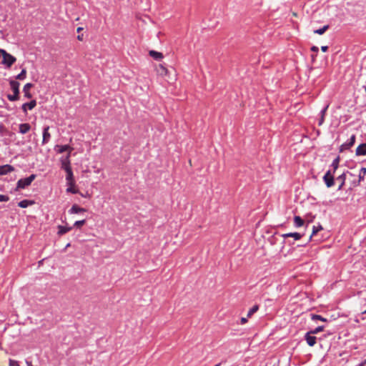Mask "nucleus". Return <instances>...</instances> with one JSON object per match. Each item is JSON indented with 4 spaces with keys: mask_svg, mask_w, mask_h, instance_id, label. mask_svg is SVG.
<instances>
[{
    "mask_svg": "<svg viewBox=\"0 0 366 366\" xmlns=\"http://www.w3.org/2000/svg\"><path fill=\"white\" fill-rule=\"evenodd\" d=\"M282 236L285 239H286L287 237H293L295 240H298L302 238L303 234L298 233V232H290V233L283 234Z\"/></svg>",
    "mask_w": 366,
    "mask_h": 366,
    "instance_id": "4468645a",
    "label": "nucleus"
},
{
    "mask_svg": "<svg viewBox=\"0 0 366 366\" xmlns=\"http://www.w3.org/2000/svg\"><path fill=\"white\" fill-rule=\"evenodd\" d=\"M312 319L313 320H320L323 322L326 321V319L323 318L322 316L318 315H313L312 317Z\"/></svg>",
    "mask_w": 366,
    "mask_h": 366,
    "instance_id": "72a5a7b5",
    "label": "nucleus"
},
{
    "mask_svg": "<svg viewBox=\"0 0 366 366\" xmlns=\"http://www.w3.org/2000/svg\"><path fill=\"white\" fill-rule=\"evenodd\" d=\"M331 170H328L323 177V180L327 187H331L334 185V175Z\"/></svg>",
    "mask_w": 366,
    "mask_h": 366,
    "instance_id": "20e7f679",
    "label": "nucleus"
},
{
    "mask_svg": "<svg viewBox=\"0 0 366 366\" xmlns=\"http://www.w3.org/2000/svg\"><path fill=\"white\" fill-rule=\"evenodd\" d=\"M366 154V143L359 145L356 149V155H365Z\"/></svg>",
    "mask_w": 366,
    "mask_h": 366,
    "instance_id": "dca6fc26",
    "label": "nucleus"
},
{
    "mask_svg": "<svg viewBox=\"0 0 366 366\" xmlns=\"http://www.w3.org/2000/svg\"><path fill=\"white\" fill-rule=\"evenodd\" d=\"M34 204V201L24 199L18 203V206L21 208H26L27 207Z\"/></svg>",
    "mask_w": 366,
    "mask_h": 366,
    "instance_id": "4be33fe9",
    "label": "nucleus"
},
{
    "mask_svg": "<svg viewBox=\"0 0 366 366\" xmlns=\"http://www.w3.org/2000/svg\"><path fill=\"white\" fill-rule=\"evenodd\" d=\"M324 330V326H319L315 330L310 331L312 335L317 334Z\"/></svg>",
    "mask_w": 366,
    "mask_h": 366,
    "instance_id": "7c9ffc66",
    "label": "nucleus"
},
{
    "mask_svg": "<svg viewBox=\"0 0 366 366\" xmlns=\"http://www.w3.org/2000/svg\"><path fill=\"white\" fill-rule=\"evenodd\" d=\"M9 366H20L19 362L14 360H9Z\"/></svg>",
    "mask_w": 366,
    "mask_h": 366,
    "instance_id": "c9c22d12",
    "label": "nucleus"
},
{
    "mask_svg": "<svg viewBox=\"0 0 366 366\" xmlns=\"http://www.w3.org/2000/svg\"><path fill=\"white\" fill-rule=\"evenodd\" d=\"M339 163H340V157H336V158L333 160V162H332V165H331V166H332V167L333 168V172H332L333 173H335V171L337 169V168H338V167H339Z\"/></svg>",
    "mask_w": 366,
    "mask_h": 366,
    "instance_id": "a878e982",
    "label": "nucleus"
},
{
    "mask_svg": "<svg viewBox=\"0 0 366 366\" xmlns=\"http://www.w3.org/2000/svg\"><path fill=\"white\" fill-rule=\"evenodd\" d=\"M86 223L85 219L79 220L74 222V226L76 227H81Z\"/></svg>",
    "mask_w": 366,
    "mask_h": 366,
    "instance_id": "2f4dec72",
    "label": "nucleus"
},
{
    "mask_svg": "<svg viewBox=\"0 0 366 366\" xmlns=\"http://www.w3.org/2000/svg\"><path fill=\"white\" fill-rule=\"evenodd\" d=\"M66 180L68 182L69 185L74 186V179L73 176V172L71 169H68V171H66Z\"/></svg>",
    "mask_w": 366,
    "mask_h": 366,
    "instance_id": "2eb2a0df",
    "label": "nucleus"
},
{
    "mask_svg": "<svg viewBox=\"0 0 366 366\" xmlns=\"http://www.w3.org/2000/svg\"><path fill=\"white\" fill-rule=\"evenodd\" d=\"M69 157V154H68L64 159H61V168L65 171H68V169H71V167L70 166Z\"/></svg>",
    "mask_w": 366,
    "mask_h": 366,
    "instance_id": "0eeeda50",
    "label": "nucleus"
},
{
    "mask_svg": "<svg viewBox=\"0 0 366 366\" xmlns=\"http://www.w3.org/2000/svg\"><path fill=\"white\" fill-rule=\"evenodd\" d=\"M59 147L58 152L63 153L64 152H69L68 154H70L73 149L69 146V145H62V146H57Z\"/></svg>",
    "mask_w": 366,
    "mask_h": 366,
    "instance_id": "5701e85b",
    "label": "nucleus"
},
{
    "mask_svg": "<svg viewBox=\"0 0 366 366\" xmlns=\"http://www.w3.org/2000/svg\"><path fill=\"white\" fill-rule=\"evenodd\" d=\"M328 28H329V26L325 25L322 28L315 30L314 33L319 34V35H322L328 29Z\"/></svg>",
    "mask_w": 366,
    "mask_h": 366,
    "instance_id": "bb28decb",
    "label": "nucleus"
},
{
    "mask_svg": "<svg viewBox=\"0 0 366 366\" xmlns=\"http://www.w3.org/2000/svg\"><path fill=\"white\" fill-rule=\"evenodd\" d=\"M324 119H325V117H320V120H319V123H318L319 126H321V125L323 124V122H324Z\"/></svg>",
    "mask_w": 366,
    "mask_h": 366,
    "instance_id": "58836bf2",
    "label": "nucleus"
},
{
    "mask_svg": "<svg viewBox=\"0 0 366 366\" xmlns=\"http://www.w3.org/2000/svg\"><path fill=\"white\" fill-rule=\"evenodd\" d=\"M336 179L340 183L338 189L340 190V189H342L343 185L345 184V179H346V174L342 173L339 177H337Z\"/></svg>",
    "mask_w": 366,
    "mask_h": 366,
    "instance_id": "f3484780",
    "label": "nucleus"
},
{
    "mask_svg": "<svg viewBox=\"0 0 366 366\" xmlns=\"http://www.w3.org/2000/svg\"><path fill=\"white\" fill-rule=\"evenodd\" d=\"M11 89L13 92H14V94H8L7 98L11 102H14L19 99V83L14 80H11L10 82Z\"/></svg>",
    "mask_w": 366,
    "mask_h": 366,
    "instance_id": "f257e3e1",
    "label": "nucleus"
},
{
    "mask_svg": "<svg viewBox=\"0 0 366 366\" xmlns=\"http://www.w3.org/2000/svg\"><path fill=\"white\" fill-rule=\"evenodd\" d=\"M66 192L72 194L78 193V190L74 187V186L69 185V187L66 189Z\"/></svg>",
    "mask_w": 366,
    "mask_h": 366,
    "instance_id": "473e14b6",
    "label": "nucleus"
},
{
    "mask_svg": "<svg viewBox=\"0 0 366 366\" xmlns=\"http://www.w3.org/2000/svg\"><path fill=\"white\" fill-rule=\"evenodd\" d=\"M312 333L308 332L305 335V340L309 346L312 347L316 343V337L312 336Z\"/></svg>",
    "mask_w": 366,
    "mask_h": 366,
    "instance_id": "6e6552de",
    "label": "nucleus"
},
{
    "mask_svg": "<svg viewBox=\"0 0 366 366\" xmlns=\"http://www.w3.org/2000/svg\"><path fill=\"white\" fill-rule=\"evenodd\" d=\"M49 126L44 127V131H43V139H42V144H45L46 143H48L49 139H50V138H51V134L49 132Z\"/></svg>",
    "mask_w": 366,
    "mask_h": 366,
    "instance_id": "9b49d317",
    "label": "nucleus"
},
{
    "mask_svg": "<svg viewBox=\"0 0 366 366\" xmlns=\"http://www.w3.org/2000/svg\"><path fill=\"white\" fill-rule=\"evenodd\" d=\"M363 365H366V360L363 362Z\"/></svg>",
    "mask_w": 366,
    "mask_h": 366,
    "instance_id": "49530a36",
    "label": "nucleus"
},
{
    "mask_svg": "<svg viewBox=\"0 0 366 366\" xmlns=\"http://www.w3.org/2000/svg\"><path fill=\"white\" fill-rule=\"evenodd\" d=\"M322 225L319 224L318 226H313L312 227V234L310 235V239H312V237L313 236H315L318 232L322 230Z\"/></svg>",
    "mask_w": 366,
    "mask_h": 366,
    "instance_id": "393cba45",
    "label": "nucleus"
},
{
    "mask_svg": "<svg viewBox=\"0 0 366 366\" xmlns=\"http://www.w3.org/2000/svg\"><path fill=\"white\" fill-rule=\"evenodd\" d=\"M329 107V105H327L321 112V117H325V115L326 114V112H327V109H328Z\"/></svg>",
    "mask_w": 366,
    "mask_h": 366,
    "instance_id": "e433bc0d",
    "label": "nucleus"
},
{
    "mask_svg": "<svg viewBox=\"0 0 366 366\" xmlns=\"http://www.w3.org/2000/svg\"><path fill=\"white\" fill-rule=\"evenodd\" d=\"M295 225L297 227H300L304 225V220L300 216H295L294 217Z\"/></svg>",
    "mask_w": 366,
    "mask_h": 366,
    "instance_id": "b1692460",
    "label": "nucleus"
},
{
    "mask_svg": "<svg viewBox=\"0 0 366 366\" xmlns=\"http://www.w3.org/2000/svg\"><path fill=\"white\" fill-rule=\"evenodd\" d=\"M35 178L36 175L31 174L29 177L19 179L17 182V187L20 189H24L25 187L29 186L35 179Z\"/></svg>",
    "mask_w": 366,
    "mask_h": 366,
    "instance_id": "7ed1b4c3",
    "label": "nucleus"
},
{
    "mask_svg": "<svg viewBox=\"0 0 366 366\" xmlns=\"http://www.w3.org/2000/svg\"><path fill=\"white\" fill-rule=\"evenodd\" d=\"M83 36H84V35H83V34L78 35V36H77V39H78L79 41H83V39H84V38H83Z\"/></svg>",
    "mask_w": 366,
    "mask_h": 366,
    "instance_id": "79ce46f5",
    "label": "nucleus"
},
{
    "mask_svg": "<svg viewBox=\"0 0 366 366\" xmlns=\"http://www.w3.org/2000/svg\"><path fill=\"white\" fill-rule=\"evenodd\" d=\"M292 15H293L294 16H297V13L293 12V13H292Z\"/></svg>",
    "mask_w": 366,
    "mask_h": 366,
    "instance_id": "c03bdc74",
    "label": "nucleus"
},
{
    "mask_svg": "<svg viewBox=\"0 0 366 366\" xmlns=\"http://www.w3.org/2000/svg\"><path fill=\"white\" fill-rule=\"evenodd\" d=\"M259 309L258 305H254L247 313V317H250L254 313H255Z\"/></svg>",
    "mask_w": 366,
    "mask_h": 366,
    "instance_id": "c85d7f7f",
    "label": "nucleus"
},
{
    "mask_svg": "<svg viewBox=\"0 0 366 366\" xmlns=\"http://www.w3.org/2000/svg\"><path fill=\"white\" fill-rule=\"evenodd\" d=\"M14 170V168L9 164L0 166V175L6 174L9 172H13Z\"/></svg>",
    "mask_w": 366,
    "mask_h": 366,
    "instance_id": "9d476101",
    "label": "nucleus"
},
{
    "mask_svg": "<svg viewBox=\"0 0 366 366\" xmlns=\"http://www.w3.org/2000/svg\"><path fill=\"white\" fill-rule=\"evenodd\" d=\"M33 86V84L31 83H27L24 86L23 92L24 93L25 97L28 99H31L32 95L30 93V89Z\"/></svg>",
    "mask_w": 366,
    "mask_h": 366,
    "instance_id": "ddd939ff",
    "label": "nucleus"
},
{
    "mask_svg": "<svg viewBox=\"0 0 366 366\" xmlns=\"http://www.w3.org/2000/svg\"><path fill=\"white\" fill-rule=\"evenodd\" d=\"M85 212H86V209H84L83 207H80L77 204H74L69 211V212L70 214H77V213Z\"/></svg>",
    "mask_w": 366,
    "mask_h": 366,
    "instance_id": "f8f14e48",
    "label": "nucleus"
},
{
    "mask_svg": "<svg viewBox=\"0 0 366 366\" xmlns=\"http://www.w3.org/2000/svg\"><path fill=\"white\" fill-rule=\"evenodd\" d=\"M247 322V319L246 317L241 318V324H245Z\"/></svg>",
    "mask_w": 366,
    "mask_h": 366,
    "instance_id": "a19ab883",
    "label": "nucleus"
},
{
    "mask_svg": "<svg viewBox=\"0 0 366 366\" xmlns=\"http://www.w3.org/2000/svg\"><path fill=\"white\" fill-rule=\"evenodd\" d=\"M156 71H157L158 75H160V76H162L167 75V73H168V70L165 67V66L163 65V64H158L156 66Z\"/></svg>",
    "mask_w": 366,
    "mask_h": 366,
    "instance_id": "1a4fd4ad",
    "label": "nucleus"
},
{
    "mask_svg": "<svg viewBox=\"0 0 366 366\" xmlns=\"http://www.w3.org/2000/svg\"><path fill=\"white\" fill-rule=\"evenodd\" d=\"M311 51L313 52H317L319 51V49L316 46H313L311 47Z\"/></svg>",
    "mask_w": 366,
    "mask_h": 366,
    "instance_id": "4c0bfd02",
    "label": "nucleus"
},
{
    "mask_svg": "<svg viewBox=\"0 0 366 366\" xmlns=\"http://www.w3.org/2000/svg\"><path fill=\"white\" fill-rule=\"evenodd\" d=\"M36 100H31L29 103L24 104L23 106H22V109L24 112L26 111L27 108L31 110V109H34L36 107Z\"/></svg>",
    "mask_w": 366,
    "mask_h": 366,
    "instance_id": "6ab92c4d",
    "label": "nucleus"
},
{
    "mask_svg": "<svg viewBox=\"0 0 366 366\" xmlns=\"http://www.w3.org/2000/svg\"><path fill=\"white\" fill-rule=\"evenodd\" d=\"M82 30H83V28H82V27H78V28L76 29V31H77L78 33H79V32H80V31H81Z\"/></svg>",
    "mask_w": 366,
    "mask_h": 366,
    "instance_id": "37998d69",
    "label": "nucleus"
},
{
    "mask_svg": "<svg viewBox=\"0 0 366 366\" xmlns=\"http://www.w3.org/2000/svg\"><path fill=\"white\" fill-rule=\"evenodd\" d=\"M149 54L156 60H161L163 58L162 53L154 50L149 51Z\"/></svg>",
    "mask_w": 366,
    "mask_h": 366,
    "instance_id": "a211bd4d",
    "label": "nucleus"
},
{
    "mask_svg": "<svg viewBox=\"0 0 366 366\" xmlns=\"http://www.w3.org/2000/svg\"><path fill=\"white\" fill-rule=\"evenodd\" d=\"M1 56L2 57L1 53H0V57H1Z\"/></svg>",
    "mask_w": 366,
    "mask_h": 366,
    "instance_id": "de8ad7c7",
    "label": "nucleus"
},
{
    "mask_svg": "<svg viewBox=\"0 0 366 366\" xmlns=\"http://www.w3.org/2000/svg\"><path fill=\"white\" fill-rule=\"evenodd\" d=\"M9 133V131L2 124H0V136L3 137Z\"/></svg>",
    "mask_w": 366,
    "mask_h": 366,
    "instance_id": "c756f323",
    "label": "nucleus"
},
{
    "mask_svg": "<svg viewBox=\"0 0 366 366\" xmlns=\"http://www.w3.org/2000/svg\"><path fill=\"white\" fill-rule=\"evenodd\" d=\"M26 69H23L16 76V79L19 80H23L26 78Z\"/></svg>",
    "mask_w": 366,
    "mask_h": 366,
    "instance_id": "cd10ccee",
    "label": "nucleus"
},
{
    "mask_svg": "<svg viewBox=\"0 0 366 366\" xmlns=\"http://www.w3.org/2000/svg\"><path fill=\"white\" fill-rule=\"evenodd\" d=\"M366 175V168L365 167H362L360 172H359V174H358V180L357 181H355L353 182L352 183V186L353 187H356L357 185H359V184L360 183V182L363 181L364 179H365V176Z\"/></svg>",
    "mask_w": 366,
    "mask_h": 366,
    "instance_id": "39448f33",
    "label": "nucleus"
},
{
    "mask_svg": "<svg viewBox=\"0 0 366 366\" xmlns=\"http://www.w3.org/2000/svg\"><path fill=\"white\" fill-rule=\"evenodd\" d=\"M0 53L2 55L1 64L6 65L7 67H11L16 61V57L7 53L5 50L0 49Z\"/></svg>",
    "mask_w": 366,
    "mask_h": 366,
    "instance_id": "f03ea898",
    "label": "nucleus"
},
{
    "mask_svg": "<svg viewBox=\"0 0 366 366\" xmlns=\"http://www.w3.org/2000/svg\"><path fill=\"white\" fill-rule=\"evenodd\" d=\"M350 176H354L352 173L348 172Z\"/></svg>",
    "mask_w": 366,
    "mask_h": 366,
    "instance_id": "a18cd8bd",
    "label": "nucleus"
},
{
    "mask_svg": "<svg viewBox=\"0 0 366 366\" xmlns=\"http://www.w3.org/2000/svg\"><path fill=\"white\" fill-rule=\"evenodd\" d=\"M321 50L323 51V52H326L327 50H328V46H322L321 47Z\"/></svg>",
    "mask_w": 366,
    "mask_h": 366,
    "instance_id": "ea45409f",
    "label": "nucleus"
},
{
    "mask_svg": "<svg viewBox=\"0 0 366 366\" xmlns=\"http://www.w3.org/2000/svg\"><path fill=\"white\" fill-rule=\"evenodd\" d=\"M9 197L7 195L0 194V202H8Z\"/></svg>",
    "mask_w": 366,
    "mask_h": 366,
    "instance_id": "f704fd0d",
    "label": "nucleus"
},
{
    "mask_svg": "<svg viewBox=\"0 0 366 366\" xmlns=\"http://www.w3.org/2000/svg\"><path fill=\"white\" fill-rule=\"evenodd\" d=\"M72 229L71 227H64V226H58V232L57 234L59 235H63L66 233H67L68 232H69L71 229Z\"/></svg>",
    "mask_w": 366,
    "mask_h": 366,
    "instance_id": "412c9836",
    "label": "nucleus"
},
{
    "mask_svg": "<svg viewBox=\"0 0 366 366\" xmlns=\"http://www.w3.org/2000/svg\"><path fill=\"white\" fill-rule=\"evenodd\" d=\"M31 129L29 124L24 123L19 125V132L21 134L27 133Z\"/></svg>",
    "mask_w": 366,
    "mask_h": 366,
    "instance_id": "aec40b11",
    "label": "nucleus"
},
{
    "mask_svg": "<svg viewBox=\"0 0 366 366\" xmlns=\"http://www.w3.org/2000/svg\"><path fill=\"white\" fill-rule=\"evenodd\" d=\"M355 135H352L350 137L349 142L345 143L341 145L340 152H343L345 149H350L352 146H353V144H355Z\"/></svg>",
    "mask_w": 366,
    "mask_h": 366,
    "instance_id": "423d86ee",
    "label": "nucleus"
}]
</instances>
